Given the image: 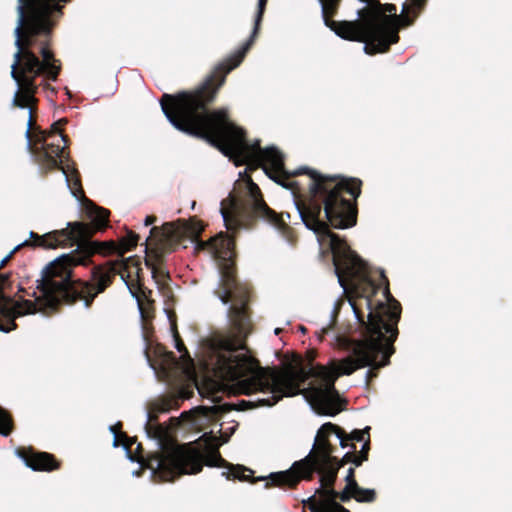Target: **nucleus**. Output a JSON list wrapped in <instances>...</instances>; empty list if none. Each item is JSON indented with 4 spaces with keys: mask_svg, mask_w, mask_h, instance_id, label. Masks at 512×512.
<instances>
[{
    "mask_svg": "<svg viewBox=\"0 0 512 512\" xmlns=\"http://www.w3.org/2000/svg\"><path fill=\"white\" fill-rule=\"evenodd\" d=\"M38 282L37 288L40 290V295L34 301H16L4 293V289L10 284V275L0 273V314L2 318H18L27 314H34L38 311L50 310L41 300L43 297V292L40 288L41 280Z\"/></svg>",
    "mask_w": 512,
    "mask_h": 512,
    "instance_id": "0eeeda50",
    "label": "nucleus"
},
{
    "mask_svg": "<svg viewBox=\"0 0 512 512\" xmlns=\"http://www.w3.org/2000/svg\"><path fill=\"white\" fill-rule=\"evenodd\" d=\"M14 430L13 417L9 411L0 406V435L9 436Z\"/></svg>",
    "mask_w": 512,
    "mask_h": 512,
    "instance_id": "f8f14e48",
    "label": "nucleus"
},
{
    "mask_svg": "<svg viewBox=\"0 0 512 512\" xmlns=\"http://www.w3.org/2000/svg\"><path fill=\"white\" fill-rule=\"evenodd\" d=\"M61 171L65 175L67 184L76 198L84 197V190L82 188L80 174L75 167L74 162L67 163L62 166Z\"/></svg>",
    "mask_w": 512,
    "mask_h": 512,
    "instance_id": "9d476101",
    "label": "nucleus"
},
{
    "mask_svg": "<svg viewBox=\"0 0 512 512\" xmlns=\"http://www.w3.org/2000/svg\"><path fill=\"white\" fill-rule=\"evenodd\" d=\"M145 264L151 269L153 279L160 284V227L153 226L145 241Z\"/></svg>",
    "mask_w": 512,
    "mask_h": 512,
    "instance_id": "1a4fd4ad",
    "label": "nucleus"
},
{
    "mask_svg": "<svg viewBox=\"0 0 512 512\" xmlns=\"http://www.w3.org/2000/svg\"><path fill=\"white\" fill-rule=\"evenodd\" d=\"M32 233L33 234H37L36 232H33L31 231L30 232V240H25L24 242H22L21 244H18L11 252L9 255H7L0 263V269H2L6 264L7 262L13 257V255L19 251L22 247H40V248H44V246L42 245H38V243H40V241L38 239H35L34 237H32Z\"/></svg>",
    "mask_w": 512,
    "mask_h": 512,
    "instance_id": "ddd939ff",
    "label": "nucleus"
},
{
    "mask_svg": "<svg viewBox=\"0 0 512 512\" xmlns=\"http://www.w3.org/2000/svg\"><path fill=\"white\" fill-rule=\"evenodd\" d=\"M157 220V217L155 215L147 216L145 219V226H149L153 223H155Z\"/></svg>",
    "mask_w": 512,
    "mask_h": 512,
    "instance_id": "dca6fc26",
    "label": "nucleus"
},
{
    "mask_svg": "<svg viewBox=\"0 0 512 512\" xmlns=\"http://www.w3.org/2000/svg\"><path fill=\"white\" fill-rule=\"evenodd\" d=\"M85 212L90 223L69 222L64 229L53 230L43 235L32 233V237L40 241L38 245L44 246L45 249L77 245L74 251L63 254L52 262V267H59L66 278L68 277L67 267L88 266L93 263L92 257L95 254L120 256L117 242L91 240L98 231H104L109 226L110 211L86 199Z\"/></svg>",
    "mask_w": 512,
    "mask_h": 512,
    "instance_id": "f03ea898",
    "label": "nucleus"
},
{
    "mask_svg": "<svg viewBox=\"0 0 512 512\" xmlns=\"http://www.w3.org/2000/svg\"><path fill=\"white\" fill-rule=\"evenodd\" d=\"M16 454L34 471L52 472L61 468V461L53 454L37 451L33 447H19Z\"/></svg>",
    "mask_w": 512,
    "mask_h": 512,
    "instance_id": "6e6552de",
    "label": "nucleus"
},
{
    "mask_svg": "<svg viewBox=\"0 0 512 512\" xmlns=\"http://www.w3.org/2000/svg\"><path fill=\"white\" fill-rule=\"evenodd\" d=\"M146 408L147 422L145 431L147 436L156 440L157 444L160 446V397L150 400ZM136 442L137 439L135 437H129L128 441L122 443V446L128 458L140 464L141 471L138 472L137 475L140 476L143 471L149 470L152 482L155 484L160 483V449L154 453L145 454L141 443H137L135 450L132 449V446L136 444Z\"/></svg>",
    "mask_w": 512,
    "mask_h": 512,
    "instance_id": "423d86ee",
    "label": "nucleus"
},
{
    "mask_svg": "<svg viewBox=\"0 0 512 512\" xmlns=\"http://www.w3.org/2000/svg\"><path fill=\"white\" fill-rule=\"evenodd\" d=\"M62 72V63L13 57L11 77L17 85L12 98V108L27 109L29 118L25 137L27 147L44 173L60 169L70 163L66 146L45 142L42 129L36 125L38 103L36 94L40 86L56 93L48 81H56Z\"/></svg>",
    "mask_w": 512,
    "mask_h": 512,
    "instance_id": "f257e3e1",
    "label": "nucleus"
},
{
    "mask_svg": "<svg viewBox=\"0 0 512 512\" xmlns=\"http://www.w3.org/2000/svg\"><path fill=\"white\" fill-rule=\"evenodd\" d=\"M119 269L118 274L126 283L131 294L137 299L143 337L146 343L145 356L153 369L155 376L160 381V345L156 341L153 320L156 317L155 301L146 294L145 288L139 281L140 262L136 257H128L113 261ZM151 294V291H148Z\"/></svg>",
    "mask_w": 512,
    "mask_h": 512,
    "instance_id": "39448f33",
    "label": "nucleus"
},
{
    "mask_svg": "<svg viewBox=\"0 0 512 512\" xmlns=\"http://www.w3.org/2000/svg\"><path fill=\"white\" fill-rule=\"evenodd\" d=\"M139 235L132 230H127V234L122 237L117 245L119 246L120 256H123L126 252L131 251L135 248L139 241Z\"/></svg>",
    "mask_w": 512,
    "mask_h": 512,
    "instance_id": "9b49d317",
    "label": "nucleus"
},
{
    "mask_svg": "<svg viewBox=\"0 0 512 512\" xmlns=\"http://www.w3.org/2000/svg\"><path fill=\"white\" fill-rule=\"evenodd\" d=\"M122 423L118 422L115 425L110 426V431L114 435L113 445L114 447L122 446L123 442L128 441L129 436L122 431Z\"/></svg>",
    "mask_w": 512,
    "mask_h": 512,
    "instance_id": "2eb2a0df",
    "label": "nucleus"
},
{
    "mask_svg": "<svg viewBox=\"0 0 512 512\" xmlns=\"http://www.w3.org/2000/svg\"><path fill=\"white\" fill-rule=\"evenodd\" d=\"M71 0H17L13 57L62 63L52 49L53 32Z\"/></svg>",
    "mask_w": 512,
    "mask_h": 512,
    "instance_id": "7ed1b4c3",
    "label": "nucleus"
},
{
    "mask_svg": "<svg viewBox=\"0 0 512 512\" xmlns=\"http://www.w3.org/2000/svg\"><path fill=\"white\" fill-rule=\"evenodd\" d=\"M67 123V119L66 118H62L60 120H58L57 122H54L51 127H50V130L46 131V130H42V133L43 135H45V142L47 141V138L51 137V136H54V135H59L60 136V139L61 141L64 142V146L67 147V143H68V136L65 135L61 129H60V126L61 125H64Z\"/></svg>",
    "mask_w": 512,
    "mask_h": 512,
    "instance_id": "4468645a",
    "label": "nucleus"
},
{
    "mask_svg": "<svg viewBox=\"0 0 512 512\" xmlns=\"http://www.w3.org/2000/svg\"><path fill=\"white\" fill-rule=\"evenodd\" d=\"M67 267L68 277L59 267H52V262L43 271L40 288L43 292L42 301L50 310H55L60 304H73L82 300L86 308H90L94 299L109 288L119 269L113 261L94 265L90 280L73 279V268Z\"/></svg>",
    "mask_w": 512,
    "mask_h": 512,
    "instance_id": "20e7f679",
    "label": "nucleus"
}]
</instances>
